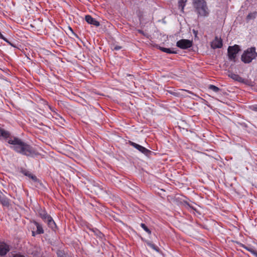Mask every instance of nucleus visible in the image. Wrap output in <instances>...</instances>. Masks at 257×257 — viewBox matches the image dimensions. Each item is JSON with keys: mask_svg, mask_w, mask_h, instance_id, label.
Masks as SVG:
<instances>
[{"mask_svg": "<svg viewBox=\"0 0 257 257\" xmlns=\"http://www.w3.org/2000/svg\"><path fill=\"white\" fill-rule=\"evenodd\" d=\"M240 51V47L237 45L229 46L227 49V53L229 59L230 60L235 61L236 55Z\"/></svg>", "mask_w": 257, "mask_h": 257, "instance_id": "39448f33", "label": "nucleus"}, {"mask_svg": "<svg viewBox=\"0 0 257 257\" xmlns=\"http://www.w3.org/2000/svg\"><path fill=\"white\" fill-rule=\"evenodd\" d=\"M256 12H253L248 14L246 17V21L248 22L250 20L254 19L256 17Z\"/></svg>", "mask_w": 257, "mask_h": 257, "instance_id": "a211bd4d", "label": "nucleus"}, {"mask_svg": "<svg viewBox=\"0 0 257 257\" xmlns=\"http://www.w3.org/2000/svg\"><path fill=\"white\" fill-rule=\"evenodd\" d=\"M251 109L255 111H257V105H253L251 106Z\"/></svg>", "mask_w": 257, "mask_h": 257, "instance_id": "4be33fe9", "label": "nucleus"}, {"mask_svg": "<svg viewBox=\"0 0 257 257\" xmlns=\"http://www.w3.org/2000/svg\"><path fill=\"white\" fill-rule=\"evenodd\" d=\"M1 202L3 204V205L5 206H8L9 204V200L6 198H3L1 199Z\"/></svg>", "mask_w": 257, "mask_h": 257, "instance_id": "aec40b11", "label": "nucleus"}, {"mask_svg": "<svg viewBox=\"0 0 257 257\" xmlns=\"http://www.w3.org/2000/svg\"><path fill=\"white\" fill-rule=\"evenodd\" d=\"M159 49L162 51L168 53V54H176L177 52L174 50H171L170 48H164L162 47H159Z\"/></svg>", "mask_w": 257, "mask_h": 257, "instance_id": "2eb2a0df", "label": "nucleus"}, {"mask_svg": "<svg viewBox=\"0 0 257 257\" xmlns=\"http://www.w3.org/2000/svg\"><path fill=\"white\" fill-rule=\"evenodd\" d=\"M228 76L232 78V79L238 82H242L243 81V79L242 77L239 76L238 74L233 73H231L229 74Z\"/></svg>", "mask_w": 257, "mask_h": 257, "instance_id": "ddd939ff", "label": "nucleus"}, {"mask_svg": "<svg viewBox=\"0 0 257 257\" xmlns=\"http://www.w3.org/2000/svg\"><path fill=\"white\" fill-rule=\"evenodd\" d=\"M186 2L187 0H179L178 1V6L179 8H181L182 12H183L184 7L186 6Z\"/></svg>", "mask_w": 257, "mask_h": 257, "instance_id": "f3484780", "label": "nucleus"}, {"mask_svg": "<svg viewBox=\"0 0 257 257\" xmlns=\"http://www.w3.org/2000/svg\"><path fill=\"white\" fill-rule=\"evenodd\" d=\"M6 42H7V43H8L10 45L13 46V47H15L11 42H10L7 39V41H5Z\"/></svg>", "mask_w": 257, "mask_h": 257, "instance_id": "393cba45", "label": "nucleus"}, {"mask_svg": "<svg viewBox=\"0 0 257 257\" xmlns=\"http://www.w3.org/2000/svg\"><path fill=\"white\" fill-rule=\"evenodd\" d=\"M10 250L8 245L4 242H0V255H5Z\"/></svg>", "mask_w": 257, "mask_h": 257, "instance_id": "1a4fd4ad", "label": "nucleus"}, {"mask_svg": "<svg viewBox=\"0 0 257 257\" xmlns=\"http://www.w3.org/2000/svg\"><path fill=\"white\" fill-rule=\"evenodd\" d=\"M121 48V47H120V46H115L114 47V49H114V50H115L117 51V50H120Z\"/></svg>", "mask_w": 257, "mask_h": 257, "instance_id": "b1692460", "label": "nucleus"}, {"mask_svg": "<svg viewBox=\"0 0 257 257\" xmlns=\"http://www.w3.org/2000/svg\"><path fill=\"white\" fill-rule=\"evenodd\" d=\"M192 4L198 17H206L209 16L210 11L205 0H193Z\"/></svg>", "mask_w": 257, "mask_h": 257, "instance_id": "f03ea898", "label": "nucleus"}, {"mask_svg": "<svg viewBox=\"0 0 257 257\" xmlns=\"http://www.w3.org/2000/svg\"><path fill=\"white\" fill-rule=\"evenodd\" d=\"M85 19V21L89 24L93 25L96 27H98L100 25L99 22L93 18L90 15L86 16Z\"/></svg>", "mask_w": 257, "mask_h": 257, "instance_id": "9d476101", "label": "nucleus"}, {"mask_svg": "<svg viewBox=\"0 0 257 257\" xmlns=\"http://www.w3.org/2000/svg\"><path fill=\"white\" fill-rule=\"evenodd\" d=\"M58 255L59 256V257H63V255H62V256H60L59 254H58Z\"/></svg>", "mask_w": 257, "mask_h": 257, "instance_id": "7c9ffc66", "label": "nucleus"}, {"mask_svg": "<svg viewBox=\"0 0 257 257\" xmlns=\"http://www.w3.org/2000/svg\"><path fill=\"white\" fill-rule=\"evenodd\" d=\"M146 242L148 246H149L150 247H151L153 249L155 250V251H156L157 252L159 251V247L158 246H157L155 244H154V243H153L152 242H151L148 240H146Z\"/></svg>", "mask_w": 257, "mask_h": 257, "instance_id": "dca6fc26", "label": "nucleus"}, {"mask_svg": "<svg viewBox=\"0 0 257 257\" xmlns=\"http://www.w3.org/2000/svg\"><path fill=\"white\" fill-rule=\"evenodd\" d=\"M129 144L131 146H133V147L139 150L140 152L143 153L145 155H147L150 152V151H149L146 148L139 144H137L134 142L129 141Z\"/></svg>", "mask_w": 257, "mask_h": 257, "instance_id": "0eeeda50", "label": "nucleus"}, {"mask_svg": "<svg viewBox=\"0 0 257 257\" xmlns=\"http://www.w3.org/2000/svg\"><path fill=\"white\" fill-rule=\"evenodd\" d=\"M257 57V52L255 47L247 48L245 50L241 57V61L244 63H249L252 60Z\"/></svg>", "mask_w": 257, "mask_h": 257, "instance_id": "7ed1b4c3", "label": "nucleus"}, {"mask_svg": "<svg viewBox=\"0 0 257 257\" xmlns=\"http://www.w3.org/2000/svg\"><path fill=\"white\" fill-rule=\"evenodd\" d=\"M138 31L139 33L144 35V32L142 30H138Z\"/></svg>", "mask_w": 257, "mask_h": 257, "instance_id": "c85d7f7f", "label": "nucleus"}, {"mask_svg": "<svg viewBox=\"0 0 257 257\" xmlns=\"http://www.w3.org/2000/svg\"><path fill=\"white\" fill-rule=\"evenodd\" d=\"M10 134L9 132L5 131L3 128L0 127V139L1 138L4 139H8L10 138Z\"/></svg>", "mask_w": 257, "mask_h": 257, "instance_id": "f8f14e48", "label": "nucleus"}, {"mask_svg": "<svg viewBox=\"0 0 257 257\" xmlns=\"http://www.w3.org/2000/svg\"><path fill=\"white\" fill-rule=\"evenodd\" d=\"M222 46V41L220 38L216 37L215 39L211 42V47L212 49H215L220 48Z\"/></svg>", "mask_w": 257, "mask_h": 257, "instance_id": "6e6552de", "label": "nucleus"}, {"mask_svg": "<svg viewBox=\"0 0 257 257\" xmlns=\"http://www.w3.org/2000/svg\"><path fill=\"white\" fill-rule=\"evenodd\" d=\"M254 256H255V257H257V252L254 254Z\"/></svg>", "mask_w": 257, "mask_h": 257, "instance_id": "c756f323", "label": "nucleus"}, {"mask_svg": "<svg viewBox=\"0 0 257 257\" xmlns=\"http://www.w3.org/2000/svg\"><path fill=\"white\" fill-rule=\"evenodd\" d=\"M15 257H25L23 255H22L21 254H16L15 255Z\"/></svg>", "mask_w": 257, "mask_h": 257, "instance_id": "a878e982", "label": "nucleus"}, {"mask_svg": "<svg viewBox=\"0 0 257 257\" xmlns=\"http://www.w3.org/2000/svg\"><path fill=\"white\" fill-rule=\"evenodd\" d=\"M34 223L36 226V227H37L36 233L37 234H40L43 233L44 230L43 229L42 225L36 221H34Z\"/></svg>", "mask_w": 257, "mask_h": 257, "instance_id": "4468645a", "label": "nucleus"}, {"mask_svg": "<svg viewBox=\"0 0 257 257\" xmlns=\"http://www.w3.org/2000/svg\"><path fill=\"white\" fill-rule=\"evenodd\" d=\"M257 252L255 250L253 249L252 250V252H251L253 255H254V254Z\"/></svg>", "mask_w": 257, "mask_h": 257, "instance_id": "cd10ccee", "label": "nucleus"}, {"mask_svg": "<svg viewBox=\"0 0 257 257\" xmlns=\"http://www.w3.org/2000/svg\"><path fill=\"white\" fill-rule=\"evenodd\" d=\"M22 173L25 176L29 177L32 179L34 181L36 182L37 178L36 176L32 174L30 172L26 170H23L22 171Z\"/></svg>", "mask_w": 257, "mask_h": 257, "instance_id": "9b49d317", "label": "nucleus"}, {"mask_svg": "<svg viewBox=\"0 0 257 257\" xmlns=\"http://www.w3.org/2000/svg\"><path fill=\"white\" fill-rule=\"evenodd\" d=\"M36 234H37V233H36V232H35V231H32V236H35L36 235Z\"/></svg>", "mask_w": 257, "mask_h": 257, "instance_id": "bb28decb", "label": "nucleus"}, {"mask_svg": "<svg viewBox=\"0 0 257 257\" xmlns=\"http://www.w3.org/2000/svg\"><path fill=\"white\" fill-rule=\"evenodd\" d=\"M39 215L43 221L46 222L48 226L52 229H54L56 225L52 217L49 215L45 210H41L39 212Z\"/></svg>", "mask_w": 257, "mask_h": 257, "instance_id": "20e7f679", "label": "nucleus"}, {"mask_svg": "<svg viewBox=\"0 0 257 257\" xmlns=\"http://www.w3.org/2000/svg\"><path fill=\"white\" fill-rule=\"evenodd\" d=\"M141 226L149 234L151 233V230L148 228V227L144 223H141Z\"/></svg>", "mask_w": 257, "mask_h": 257, "instance_id": "412c9836", "label": "nucleus"}, {"mask_svg": "<svg viewBox=\"0 0 257 257\" xmlns=\"http://www.w3.org/2000/svg\"><path fill=\"white\" fill-rule=\"evenodd\" d=\"M208 88L215 92H217L220 90V89L218 87L213 85H209Z\"/></svg>", "mask_w": 257, "mask_h": 257, "instance_id": "6ab92c4d", "label": "nucleus"}, {"mask_svg": "<svg viewBox=\"0 0 257 257\" xmlns=\"http://www.w3.org/2000/svg\"><path fill=\"white\" fill-rule=\"evenodd\" d=\"M8 142L12 145L11 148L18 153L27 156L38 155V153L33 147L18 138H10Z\"/></svg>", "mask_w": 257, "mask_h": 257, "instance_id": "f257e3e1", "label": "nucleus"}, {"mask_svg": "<svg viewBox=\"0 0 257 257\" xmlns=\"http://www.w3.org/2000/svg\"><path fill=\"white\" fill-rule=\"evenodd\" d=\"M176 46L182 49H187L192 47V41L187 39H181L176 43Z\"/></svg>", "mask_w": 257, "mask_h": 257, "instance_id": "423d86ee", "label": "nucleus"}, {"mask_svg": "<svg viewBox=\"0 0 257 257\" xmlns=\"http://www.w3.org/2000/svg\"><path fill=\"white\" fill-rule=\"evenodd\" d=\"M244 248H245L247 250L249 251L250 252H252V250L253 249V248H251V247H244Z\"/></svg>", "mask_w": 257, "mask_h": 257, "instance_id": "5701e85b", "label": "nucleus"}]
</instances>
